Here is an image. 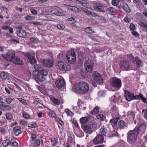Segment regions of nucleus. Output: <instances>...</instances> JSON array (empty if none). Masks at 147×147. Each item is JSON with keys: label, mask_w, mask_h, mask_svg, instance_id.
Returning <instances> with one entry per match:
<instances>
[{"label": "nucleus", "mask_w": 147, "mask_h": 147, "mask_svg": "<svg viewBox=\"0 0 147 147\" xmlns=\"http://www.w3.org/2000/svg\"><path fill=\"white\" fill-rule=\"evenodd\" d=\"M65 84V82L63 79H59L55 82L56 86L58 89H61L64 86Z\"/></svg>", "instance_id": "14"}, {"label": "nucleus", "mask_w": 147, "mask_h": 147, "mask_svg": "<svg viewBox=\"0 0 147 147\" xmlns=\"http://www.w3.org/2000/svg\"><path fill=\"white\" fill-rule=\"evenodd\" d=\"M86 0H76L75 2L77 4H80L84 7L90 9L89 6L87 5L86 2Z\"/></svg>", "instance_id": "18"}, {"label": "nucleus", "mask_w": 147, "mask_h": 147, "mask_svg": "<svg viewBox=\"0 0 147 147\" xmlns=\"http://www.w3.org/2000/svg\"><path fill=\"white\" fill-rule=\"evenodd\" d=\"M30 11L34 15H36L37 13V11L33 8H31Z\"/></svg>", "instance_id": "64"}, {"label": "nucleus", "mask_w": 147, "mask_h": 147, "mask_svg": "<svg viewBox=\"0 0 147 147\" xmlns=\"http://www.w3.org/2000/svg\"><path fill=\"white\" fill-rule=\"evenodd\" d=\"M51 10L50 11V13L53 12V13L57 16H61L62 15L61 9L57 6L52 7L51 8Z\"/></svg>", "instance_id": "11"}, {"label": "nucleus", "mask_w": 147, "mask_h": 147, "mask_svg": "<svg viewBox=\"0 0 147 147\" xmlns=\"http://www.w3.org/2000/svg\"><path fill=\"white\" fill-rule=\"evenodd\" d=\"M17 99L22 104L24 105H27V102L26 101L23 99L22 98H17Z\"/></svg>", "instance_id": "44"}, {"label": "nucleus", "mask_w": 147, "mask_h": 147, "mask_svg": "<svg viewBox=\"0 0 147 147\" xmlns=\"http://www.w3.org/2000/svg\"><path fill=\"white\" fill-rule=\"evenodd\" d=\"M118 125L121 129H123L127 126V123L123 120H121L119 121Z\"/></svg>", "instance_id": "22"}, {"label": "nucleus", "mask_w": 147, "mask_h": 147, "mask_svg": "<svg viewBox=\"0 0 147 147\" xmlns=\"http://www.w3.org/2000/svg\"><path fill=\"white\" fill-rule=\"evenodd\" d=\"M36 125L35 123H31L28 124V127L31 128H33L35 127Z\"/></svg>", "instance_id": "55"}, {"label": "nucleus", "mask_w": 147, "mask_h": 147, "mask_svg": "<svg viewBox=\"0 0 147 147\" xmlns=\"http://www.w3.org/2000/svg\"><path fill=\"white\" fill-rule=\"evenodd\" d=\"M138 128H135L133 130L129 131L127 135V140L128 142L132 144L136 140L137 136L138 134Z\"/></svg>", "instance_id": "2"}, {"label": "nucleus", "mask_w": 147, "mask_h": 147, "mask_svg": "<svg viewBox=\"0 0 147 147\" xmlns=\"http://www.w3.org/2000/svg\"><path fill=\"white\" fill-rule=\"evenodd\" d=\"M135 61L136 64L138 67H140L142 66V62L141 61L138 57L135 58Z\"/></svg>", "instance_id": "37"}, {"label": "nucleus", "mask_w": 147, "mask_h": 147, "mask_svg": "<svg viewBox=\"0 0 147 147\" xmlns=\"http://www.w3.org/2000/svg\"><path fill=\"white\" fill-rule=\"evenodd\" d=\"M42 62V64L45 66L51 67L53 65V63L51 60H43Z\"/></svg>", "instance_id": "17"}, {"label": "nucleus", "mask_w": 147, "mask_h": 147, "mask_svg": "<svg viewBox=\"0 0 147 147\" xmlns=\"http://www.w3.org/2000/svg\"><path fill=\"white\" fill-rule=\"evenodd\" d=\"M123 9L126 12L129 13L131 11V10L126 3L123 4L122 6Z\"/></svg>", "instance_id": "30"}, {"label": "nucleus", "mask_w": 147, "mask_h": 147, "mask_svg": "<svg viewBox=\"0 0 147 147\" xmlns=\"http://www.w3.org/2000/svg\"><path fill=\"white\" fill-rule=\"evenodd\" d=\"M18 35L20 37L24 38L26 36V32L23 30H20L17 32Z\"/></svg>", "instance_id": "19"}, {"label": "nucleus", "mask_w": 147, "mask_h": 147, "mask_svg": "<svg viewBox=\"0 0 147 147\" xmlns=\"http://www.w3.org/2000/svg\"><path fill=\"white\" fill-rule=\"evenodd\" d=\"M120 63L121 66L125 70L128 71L131 69V66L129 61H121Z\"/></svg>", "instance_id": "9"}, {"label": "nucleus", "mask_w": 147, "mask_h": 147, "mask_svg": "<svg viewBox=\"0 0 147 147\" xmlns=\"http://www.w3.org/2000/svg\"><path fill=\"white\" fill-rule=\"evenodd\" d=\"M25 19L31 21L32 20L33 17L30 16L28 15L25 17Z\"/></svg>", "instance_id": "60"}, {"label": "nucleus", "mask_w": 147, "mask_h": 147, "mask_svg": "<svg viewBox=\"0 0 147 147\" xmlns=\"http://www.w3.org/2000/svg\"><path fill=\"white\" fill-rule=\"evenodd\" d=\"M96 117L98 119H100L101 121H104L105 117L102 114H98L96 116Z\"/></svg>", "instance_id": "39"}, {"label": "nucleus", "mask_w": 147, "mask_h": 147, "mask_svg": "<svg viewBox=\"0 0 147 147\" xmlns=\"http://www.w3.org/2000/svg\"><path fill=\"white\" fill-rule=\"evenodd\" d=\"M7 74L4 72L1 73L0 75L1 78L2 80L6 79L7 78Z\"/></svg>", "instance_id": "41"}, {"label": "nucleus", "mask_w": 147, "mask_h": 147, "mask_svg": "<svg viewBox=\"0 0 147 147\" xmlns=\"http://www.w3.org/2000/svg\"><path fill=\"white\" fill-rule=\"evenodd\" d=\"M111 86L118 90H119L121 86V80L116 77L112 78L110 81Z\"/></svg>", "instance_id": "5"}, {"label": "nucleus", "mask_w": 147, "mask_h": 147, "mask_svg": "<svg viewBox=\"0 0 147 147\" xmlns=\"http://www.w3.org/2000/svg\"><path fill=\"white\" fill-rule=\"evenodd\" d=\"M15 64L17 65H23V61L20 60V58L17 57H15L13 61H12Z\"/></svg>", "instance_id": "20"}, {"label": "nucleus", "mask_w": 147, "mask_h": 147, "mask_svg": "<svg viewBox=\"0 0 147 147\" xmlns=\"http://www.w3.org/2000/svg\"><path fill=\"white\" fill-rule=\"evenodd\" d=\"M104 137L100 135H98L93 139V142L94 144H97L102 143L104 141Z\"/></svg>", "instance_id": "13"}, {"label": "nucleus", "mask_w": 147, "mask_h": 147, "mask_svg": "<svg viewBox=\"0 0 147 147\" xmlns=\"http://www.w3.org/2000/svg\"><path fill=\"white\" fill-rule=\"evenodd\" d=\"M142 113H143L144 115V118L146 119H147V109L143 110Z\"/></svg>", "instance_id": "52"}, {"label": "nucleus", "mask_w": 147, "mask_h": 147, "mask_svg": "<svg viewBox=\"0 0 147 147\" xmlns=\"http://www.w3.org/2000/svg\"><path fill=\"white\" fill-rule=\"evenodd\" d=\"M93 3L96 5V7H102L103 5L102 4L97 2L94 1L93 2Z\"/></svg>", "instance_id": "50"}, {"label": "nucleus", "mask_w": 147, "mask_h": 147, "mask_svg": "<svg viewBox=\"0 0 147 147\" xmlns=\"http://www.w3.org/2000/svg\"><path fill=\"white\" fill-rule=\"evenodd\" d=\"M5 115L6 119L8 120H11L12 118V115L10 113H7L5 114Z\"/></svg>", "instance_id": "49"}, {"label": "nucleus", "mask_w": 147, "mask_h": 147, "mask_svg": "<svg viewBox=\"0 0 147 147\" xmlns=\"http://www.w3.org/2000/svg\"><path fill=\"white\" fill-rule=\"evenodd\" d=\"M100 107L98 106L96 107L91 111V114H96L98 113L99 111Z\"/></svg>", "instance_id": "31"}, {"label": "nucleus", "mask_w": 147, "mask_h": 147, "mask_svg": "<svg viewBox=\"0 0 147 147\" xmlns=\"http://www.w3.org/2000/svg\"><path fill=\"white\" fill-rule=\"evenodd\" d=\"M124 96L126 100L128 101H130L133 99H135L134 98L135 96H134L133 94L129 91L125 90L124 92Z\"/></svg>", "instance_id": "12"}, {"label": "nucleus", "mask_w": 147, "mask_h": 147, "mask_svg": "<svg viewBox=\"0 0 147 147\" xmlns=\"http://www.w3.org/2000/svg\"><path fill=\"white\" fill-rule=\"evenodd\" d=\"M13 100L12 98L8 97L6 98V101L7 104H10Z\"/></svg>", "instance_id": "58"}, {"label": "nucleus", "mask_w": 147, "mask_h": 147, "mask_svg": "<svg viewBox=\"0 0 147 147\" xmlns=\"http://www.w3.org/2000/svg\"><path fill=\"white\" fill-rule=\"evenodd\" d=\"M23 26V23L18 24L16 26V28L18 29H21Z\"/></svg>", "instance_id": "62"}, {"label": "nucleus", "mask_w": 147, "mask_h": 147, "mask_svg": "<svg viewBox=\"0 0 147 147\" xmlns=\"http://www.w3.org/2000/svg\"><path fill=\"white\" fill-rule=\"evenodd\" d=\"M111 111L112 114H113L116 111H117V109L115 106H113L111 108Z\"/></svg>", "instance_id": "56"}, {"label": "nucleus", "mask_w": 147, "mask_h": 147, "mask_svg": "<svg viewBox=\"0 0 147 147\" xmlns=\"http://www.w3.org/2000/svg\"><path fill=\"white\" fill-rule=\"evenodd\" d=\"M94 63L92 61L89 59L85 61L84 62V67L86 71L91 73L93 70Z\"/></svg>", "instance_id": "7"}, {"label": "nucleus", "mask_w": 147, "mask_h": 147, "mask_svg": "<svg viewBox=\"0 0 147 147\" xmlns=\"http://www.w3.org/2000/svg\"><path fill=\"white\" fill-rule=\"evenodd\" d=\"M66 55L63 52H61L59 55L57 56V58L62 60L65 59L66 58Z\"/></svg>", "instance_id": "27"}, {"label": "nucleus", "mask_w": 147, "mask_h": 147, "mask_svg": "<svg viewBox=\"0 0 147 147\" xmlns=\"http://www.w3.org/2000/svg\"><path fill=\"white\" fill-rule=\"evenodd\" d=\"M24 55L28 59V61L32 65L35 64L37 61L34 55L30 54L28 52H25L24 53Z\"/></svg>", "instance_id": "8"}, {"label": "nucleus", "mask_w": 147, "mask_h": 147, "mask_svg": "<svg viewBox=\"0 0 147 147\" xmlns=\"http://www.w3.org/2000/svg\"><path fill=\"white\" fill-rule=\"evenodd\" d=\"M2 106H3V109H4L3 110L4 111L9 110L11 109V107L7 105H2Z\"/></svg>", "instance_id": "51"}, {"label": "nucleus", "mask_w": 147, "mask_h": 147, "mask_svg": "<svg viewBox=\"0 0 147 147\" xmlns=\"http://www.w3.org/2000/svg\"><path fill=\"white\" fill-rule=\"evenodd\" d=\"M44 77L47 76L48 74L47 71L44 69H42L39 71Z\"/></svg>", "instance_id": "43"}, {"label": "nucleus", "mask_w": 147, "mask_h": 147, "mask_svg": "<svg viewBox=\"0 0 147 147\" xmlns=\"http://www.w3.org/2000/svg\"><path fill=\"white\" fill-rule=\"evenodd\" d=\"M132 34L135 37H138L139 36V34L138 32L136 31H133L131 32Z\"/></svg>", "instance_id": "63"}, {"label": "nucleus", "mask_w": 147, "mask_h": 147, "mask_svg": "<svg viewBox=\"0 0 147 147\" xmlns=\"http://www.w3.org/2000/svg\"><path fill=\"white\" fill-rule=\"evenodd\" d=\"M107 12L109 14L113 15L116 13L117 11L114 8L111 7L107 9Z\"/></svg>", "instance_id": "21"}, {"label": "nucleus", "mask_w": 147, "mask_h": 147, "mask_svg": "<svg viewBox=\"0 0 147 147\" xmlns=\"http://www.w3.org/2000/svg\"><path fill=\"white\" fill-rule=\"evenodd\" d=\"M52 101L56 105H58L60 104V101L55 98H52Z\"/></svg>", "instance_id": "42"}, {"label": "nucleus", "mask_w": 147, "mask_h": 147, "mask_svg": "<svg viewBox=\"0 0 147 147\" xmlns=\"http://www.w3.org/2000/svg\"><path fill=\"white\" fill-rule=\"evenodd\" d=\"M11 143V141L9 140H6L3 141V146L4 147L9 145Z\"/></svg>", "instance_id": "32"}, {"label": "nucleus", "mask_w": 147, "mask_h": 147, "mask_svg": "<svg viewBox=\"0 0 147 147\" xmlns=\"http://www.w3.org/2000/svg\"><path fill=\"white\" fill-rule=\"evenodd\" d=\"M33 75L36 80L39 81L43 80L44 77L39 71H33Z\"/></svg>", "instance_id": "15"}, {"label": "nucleus", "mask_w": 147, "mask_h": 147, "mask_svg": "<svg viewBox=\"0 0 147 147\" xmlns=\"http://www.w3.org/2000/svg\"><path fill=\"white\" fill-rule=\"evenodd\" d=\"M85 11L87 15L89 16H91L94 17H96L98 16L95 13L92 11H90L89 10H86Z\"/></svg>", "instance_id": "28"}, {"label": "nucleus", "mask_w": 147, "mask_h": 147, "mask_svg": "<svg viewBox=\"0 0 147 147\" xmlns=\"http://www.w3.org/2000/svg\"><path fill=\"white\" fill-rule=\"evenodd\" d=\"M57 66L59 69L61 71H68L71 69V67L69 64L61 61L58 62Z\"/></svg>", "instance_id": "6"}, {"label": "nucleus", "mask_w": 147, "mask_h": 147, "mask_svg": "<svg viewBox=\"0 0 147 147\" xmlns=\"http://www.w3.org/2000/svg\"><path fill=\"white\" fill-rule=\"evenodd\" d=\"M34 68L36 71H39L42 69V67L41 66L39 65H35L34 66Z\"/></svg>", "instance_id": "40"}, {"label": "nucleus", "mask_w": 147, "mask_h": 147, "mask_svg": "<svg viewBox=\"0 0 147 147\" xmlns=\"http://www.w3.org/2000/svg\"><path fill=\"white\" fill-rule=\"evenodd\" d=\"M127 117L130 119H134L135 117L134 113L132 111L128 112Z\"/></svg>", "instance_id": "35"}, {"label": "nucleus", "mask_w": 147, "mask_h": 147, "mask_svg": "<svg viewBox=\"0 0 147 147\" xmlns=\"http://www.w3.org/2000/svg\"><path fill=\"white\" fill-rule=\"evenodd\" d=\"M68 9L74 12H79L81 11L80 9L74 6H68Z\"/></svg>", "instance_id": "23"}, {"label": "nucleus", "mask_w": 147, "mask_h": 147, "mask_svg": "<svg viewBox=\"0 0 147 147\" xmlns=\"http://www.w3.org/2000/svg\"><path fill=\"white\" fill-rule=\"evenodd\" d=\"M94 10L98 12H103L104 10L102 7H95L94 8Z\"/></svg>", "instance_id": "48"}, {"label": "nucleus", "mask_w": 147, "mask_h": 147, "mask_svg": "<svg viewBox=\"0 0 147 147\" xmlns=\"http://www.w3.org/2000/svg\"><path fill=\"white\" fill-rule=\"evenodd\" d=\"M140 28L143 30L147 31V24L142 22H140L139 23Z\"/></svg>", "instance_id": "24"}, {"label": "nucleus", "mask_w": 147, "mask_h": 147, "mask_svg": "<svg viewBox=\"0 0 147 147\" xmlns=\"http://www.w3.org/2000/svg\"><path fill=\"white\" fill-rule=\"evenodd\" d=\"M21 127L20 126H17L14 127L13 129V130L14 131H22L20 130Z\"/></svg>", "instance_id": "57"}, {"label": "nucleus", "mask_w": 147, "mask_h": 147, "mask_svg": "<svg viewBox=\"0 0 147 147\" xmlns=\"http://www.w3.org/2000/svg\"><path fill=\"white\" fill-rule=\"evenodd\" d=\"M58 28L59 29L62 30L64 28V26L61 24H58L57 26Z\"/></svg>", "instance_id": "61"}, {"label": "nucleus", "mask_w": 147, "mask_h": 147, "mask_svg": "<svg viewBox=\"0 0 147 147\" xmlns=\"http://www.w3.org/2000/svg\"><path fill=\"white\" fill-rule=\"evenodd\" d=\"M112 4L115 6H117L119 2V0H112L111 1Z\"/></svg>", "instance_id": "45"}, {"label": "nucleus", "mask_w": 147, "mask_h": 147, "mask_svg": "<svg viewBox=\"0 0 147 147\" xmlns=\"http://www.w3.org/2000/svg\"><path fill=\"white\" fill-rule=\"evenodd\" d=\"M118 119L117 118L112 119L110 121V123L113 127L117 124Z\"/></svg>", "instance_id": "34"}, {"label": "nucleus", "mask_w": 147, "mask_h": 147, "mask_svg": "<svg viewBox=\"0 0 147 147\" xmlns=\"http://www.w3.org/2000/svg\"><path fill=\"white\" fill-rule=\"evenodd\" d=\"M146 128V125L144 123H141L140 125L137 127L135 128H138V133L140 131H141L142 133H144Z\"/></svg>", "instance_id": "16"}, {"label": "nucleus", "mask_w": 147, "mask_h": 147, "mask_svg": "<svg viewBox=\"0 0 147 147\" xmlns=\"http://www.w3.org/2000/svg\"><path fill=\"white\" fill-rule=\"evenodd\" d=\"M40 144L42 146H44V144L43 141H41L40 142L39 139H37L36 140L34 143V146L35 147H37L39 146Z\"/></svg>", "instance_id": "26"}, {"label": "nucleus", "mask_w": 147, "mask_h": 147, "mask_svg": "<svg viewBox=\"0 0 147 147\" xmlns=\"http://www.w3.org/2000/svg\"><path fill=\"white\" fill-rule=\"evenodd\" d=\"M100 132L103 136H105L106 133L107 129L105 127L102 126L100 129Z\"/></svg>", "instance_id": "33"}, {"label": "nucleus", "mask_w": 147, "mask_h": 147, "mask_svg": "<svg viewBox=\"0 0 147 147\" xmlns=\"http://www.w3.org/2000/svg\"><path fill=\"white\" fill-rule=\"evenodd\" d=\"M55 119L62 125H63V122L62 120L59 117L56 118Z\"/></svg>", "instance_id": "54"}, {"label": "nucleus", "mask_w": 147, "mask_h": 147, "mask_svg": "<svg viewBox=\"0 0 147 147\" xmlns=\"http://www.w3.org/2000/svg\"><path fill=\"white\" fill-rule=\"evenodd\" d=\"M88 119V118L87 117H82L80 119V121L81 123L84 124L87 122Z\"/></svg>", "instance_id": "38"}, {"label": "nucleus", "mask_w": 147, "mask_h": 147, "mask_svg": "<svg viewBox=\"0 0 147 147\" xmlns=\"http://www.w3.org/2000/svg\"><path fill=\"white\" fill-rule=\"evenodd\" d=\"M84 131L86 133L89 134H91L92 132L91 127L88 126H85Z\"/></svg>", "instance_id": "29"}, {"label": "nucleus", "mask_w": 147, "mask_h": 147, "mask_svg": "<svg viewBox=\"0 0 147 147\" xmlns=\"http://www.w3.org/2000/svg\"><path fill=\"white\" fill-rule=\"evenodd\" d=\"M57 139L56 138H53L51 139L52 145L55 146L57 145Z\"/></svg>", "instance_id": "46"}, {"label": "nucleus", "mask_w": 147, "mask_h": 147, "mask_svg": "<svg viewBox=\"0 0 147 147\" xmlns=\"http://www.w3.org/2000/svg\"><path fill=\"white\" fill-rule=\"evenodd\" d=\"M65 112L68 115H74V113L68 109H66L65 111Z\"/></svg>", "instance_id": "47"}, {"label": "nucleus", "mask_w": 147, "mask_h": 147, "mask_svg": "<svg viewBox=\"0 0 147 147\" xmlns=\"http://www.w3.org/2000/svg\"><path fill=\"white\" fill-rule=\"evenodd\" d=\"M134 98L136 99H141L144 102H146V99L143 97V96L141 94H140L138 95H137L135 96V97Z\"/></svg>", "instance_id": "25"}, {"label": "nucleus", "mask_w": 147, "mask_h": 147, "mask_svg": "<svg viewBox=\"0 0 147 147\" xmlns=\"http://www.w3.org/2000/svg\"><path fill=\"white\" fill-rule=\"evenodd\" d=\"M15 55V52L12 51H10L6 54L5 58L7 60L12 62L14 59Z\"/></svg>", "instance_id": "10"}, {"label": "nucleus", "mask_w": 147, "mask_h": 147, "mask_svg": "<svg viewBox=\"0 0 147 147\" xmlns=\"http://www.w3.org/2000/svg\"><path fill=\"white\" fill-rule=\"evenodd\" d=\"M66 57L68 62L70 64H73L76 61L75 53L73 49H71L66 55Z\"/></svg>", "instance_id": "3"}, {"label": "nucleus", "mask_w": 147, "mask_h": 147, "mask_svg": "<svg viewBox=\"0 0 147 147\" xmlns=\"http://www.w3.org/2000/svg\"><path fill=\"white\" fill-rule=\"evenodd\" d=\"M72 123H73L75 125V126L77 127L78 128L79 127V125L78 124V123L77 122V121L73 119L72 121Z\"/></svg>", "instance_id": "59"}, {"label": "nucleus", "mask_w": 147, "mask_h": 147, "mask_svg": "<svg viewBox=\"0 0 147 147\" xmlns=\"http://www.w3.org/2000/svg\"><path fill=\"white\" fill-rule=\"evenodd\" d=\"M93 77L94 80V83H92L93 86L95 87L96 86V83L101 85L103 83V79L101 76L97 72L94 71L93 73Z\"/></svg>", "instance_id": "4"}, {"label": "nucleus", "mask_w": 147, "mask_h": 147, "mask_svg": "<svg viewBox=\"0 0 147 147\" xmlns=\"http://www.w3.org/2000/svg\"><path fill=\"white\" fill-rule=\"evenodd\" d=\"M73 89L76 93L82 94L88 92L89 87L87 84L81 82L75 84L73 87Z\"/></svg>", "instance_id": "1"}, {"label": "nucleus", "mask_w": 147, "mask_h": 147, "mask_svg": "<svg viewBox=\"0 0 147 147\" xmlns=\"http://www.w3.org/2000/svg\"><path fill=\"white\" fill-rule=\"evenodd\" d=\"M129 28L131 31H133L135 29V26L133 23H131L130 24Z\"/></svg>", "instance_id": "53"}, {"label": "nucleus", "mask_w": 147, "mask_h": 147, "mask_svg": "<svg viewBox=\"0 0 147 147\" xmlns=\"http://www.w3.org/2000/svg\"><path fill=\"white\" fill-rule=\"evenodd\" d=\"M84 31L87 33L91 34L94 32L92 27H86L84 29Z\"/></svg>", "instance_id": "36"}]
</instances>
